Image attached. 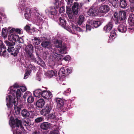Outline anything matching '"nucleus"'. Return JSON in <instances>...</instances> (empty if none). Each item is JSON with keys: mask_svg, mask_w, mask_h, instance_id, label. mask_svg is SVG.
<instances>
[{"mask_svg": "<svg viewBox=\"0 0 134 134\" xmlns=\"http://www.w3.org/2000/svg\"><path fill=\"white\" fill-rule=\"evenodd\" d=\"M88 15L91 16H95L97 15V12L96 9L91 8L88 12Z\"/></svg>", "mask_w": 134, "mask_h": 134, "instance_id": "4be33fe9", "label": "nucleus"}, {"mask_svg": "<svg viewBox=\"0 0 134 134\" xmlns=\"http://www.w3.org/2000/svg\"><path fill=\"white\" fill-rule=\"evenodd\" d=\"M108 1L114 8H116L118 6V0H108Z\"/></svg>", "mask_w": 134, "mask_h": 134, "instance_id": "bb28decb", "label": "nucleus"}, {"mask_svg": "<svg viewBox=\"0 0 134 134\" xmlns=\"http://www.w3.org/2000/svg\"><path fill=\"white\" fill-rule=\"evenodd\" d=\"M49 74L50 77H53L54 76L56 75L57 74V72L56 71H54L51 70L49 72Z\"/></svg>", "mask_w": 134, "mask_h": 134, "instance_id": "37998d69", "label": "nucleus"}, {"mask_svg": "<svg viewBox=\"0 0 134 134\" xmlns=\"http://www.w3.org/2000/svg\"><path fill=\"white\" fill-rule=\"evenodd\" d=\"M55 100L57 104V106L60 109L66 111L70 108V105L66 104V101L63 99L60 98H56Z\"/></svg>", "mask_w": 134, "mask_h": 134, "instance_id": "7ed1b4c3", "label": "nucleus"}, {"mask_svg": "<svg viewBox=\"0 0 134 134\" xmlns=\"http://www.w3.org/2000/svg\"><path fill=\"white\" fill-rule=\"evenodd\" d=\"M113 19L115 21V23L117 24L120 23L119 19V14L117 12H115L113 15V16L112 17Z\"/></svg>", "mask_w": 134, "mask_h": 134, "instance_id": "c85d7f7f", "label": "nucleus"}, {"mask_svg": "<svg viewBox=\"0 0 134 134\" xmlns=\"http://www.w3.org/2000/svg\"><path fill=\"white\" fill-rule=\"evenodd\" d=\"M19 87L18 84L17 83H15L13 85V87H10V92L13 96H15L16 93L15 88H18Z\"/></svg>", "mask_w": 134, "mask_h": 134, "instance_id": "5701e85b", "label": "nucleus"}, {"mask_svg": "<svg viewBox=\"0 0 134 134\" xmlns=\"http://www.w3.org/2000/svg\"><path fill=\"white\" fill-rule=\"evenodd\" d=\"M90 24L92 25V28H96L101 25L102 23L100 21L91 20L90 21Z\"/></svg>", "mask_w": 134, "mask_h": 134, "instance_id": "a211bd4d", "label": "nucleus"}, {"mask_svg": "<svg viewBox=\"0 0 134 134\" xmlns=\"http://www.w3.org/2000/svg\"><path fill=\"white\" fill-rule=\"evenodd\" d=\"M53 59L55 62L59 61L61 59L60 55L59 54L56 53L54 55Z\"/></svg>", "mask_w": 134, "mask_h": 134, "instance_id": "2f4dec72", "label": "nucleus"}, {"mask_svg": "<svg viewBox=\"0 0 134 134\" xmlns=\"http://www.w3.org/2000/svg\"><path fill=\"white\" fill-rule=\"evenodd\" d=\"M42 91L40 89H38L34 91L33 94L35 97H41Z\"/></svg>", "mask_w": 134, "mask_h": 134, "instance_id": "393cba45", "label": "nucleus"}, {"mask_svg": "<svg viewBox=\"0 0 134 134\" xmlns=\"http://www.w3.org/2000/svg\"><path fill=\"white\" fill-rule=\"evenodd\" d=\"M66 48L64 45H62L60 48L59 52L60 53L65 54L66 53Z\"/></svg>", "mask_w": 134, "mask_h": 134, "instance_id": "f704fd0d", "label": "nucleus"}, {"mask_svg": "<svg viewBox=\"0 0 134 134\" xmlns=\"http://www.w3.org/2000/svg\"><path fill=\"white\" fill-rule=\"evenodd\" d=\"M7 52L6 48L2 41L0 40V55L5 57Z\"/></svg>", "mask_w": 134, "mask_h": 134, "instance_id": "ddd939ff", "label": "nucleus"}, {"mask_svg": "<svg viewBox=\"0 0 134 134\" xmlns=\"http://www.w3.org/2000/svg\"><path fill=\"white\" fill-rule=\"evenodd\" d=\"M35 122L37 123H39L44 121V118L42 117H38L35 119Z\"/></svg>", "mask_w": 134, "mask_h": 134, "instance_id": "c03bdc74", "label": "nucleus"}, {"mask_svg": "<svg viewBox=\"0 0 134 134\" xmlns=\"http://www.w3.org/2000/svg\"><path fill=\"white\" fill-rule=\"evenodd\" d=\"M116 30H113L111 32V35L109 37V39H113V37L115 36L116 35Z\"/></svg>", "mask_w": 134, "mask_h": 134, "instance_id": "79ce46f5", "label": "nucleus"}, {"mask_svg": "<svg viewBox=\"0 0 134 134\" xmlns=\"http://www.w3.org/2000/svg\"><path fill=\"white\" fill-rule=\"evenodd\" d=\"M27 100V102L29 103H31L34 101V97L32 96H30L28 97Z\"/></svg>", "mask_w": 134, "mask_h": 134, "instance_id": "49530a36", "label": "nucleus"}, {"mask_svg": "<svg viewBox=\"0 0 134 134\" xmlns=\"http://www.w3.org/2000/svg\"><path fill=\"white\" fill-rule=\"evenodd\" d=\"M44 101L43 99H38L36 103V106L39 108H41L44 104Z\"/></svg>", "mask_w": 134, "mask_h": 134, "instance_id": "412c9836", "label": "nucleus"}, {"mask_svg": "<svg viewBox=\"0 0 134 134\" xmlns=\"http://www.w3.org/2000/svg\"><path fill=\"white\" fill-rule=\"evenodd\" d=\"M30 94V92L29 91H27L24 94V95L23 96V98L25 99L26 98L29 96Z\"/></svg>", "mask_w": 134, "mask_h": 134, "instance_id": "8fccbe9b", "label": "nucleus"}, {"mask_svg": "<svg viewBox=\"0 0 134 134\" xmlns=\"http://www.w3.org/2000/svg\"><path fill=\"white\" fill-rule=\"evenodd\" d=\"M21 115L24 118H27L29 117L31 118H34V114L33 112L29 111L26 109H23L21 111Z\"/></svg>", "mask_w": 134, "mask_h": 134, "instance_id": "6e6552de", "label": "nucleus"}, {"mask_svg": "<svg viewBox=\"0 0 134 134\" xmlns=\"http://www.w3.org/2000/svg\"><path fill=\"white\" fill-rule=\"evenodd\" d=\"M51 123L48 122H43L41 124L40 127L42 130L47 131L51 128Z\"/></svg>", "mask_w": 134, "mask_h": 134, "instance_id": "f8f14e48", "label": "nucleus"}, {"mask_svg": "<svg viewBox=\"0 0 134 134\" xmlns=\"http://www.w3.org/2000/svg\"><path fill=\"white\" fill-rule=\"evenodd\" d=\"M127 0H120L119 2L120 7L122 8H125L127 5Z\"/></svg>", "mask_w": 134, "mask_h": 134, "instance_id": "a878e982", "label": "nucleus"}, {"mask_svg": "<svg viewBox=\"0 0 134 134\" xmlns=\"http://www.w3.org/2000/svg\"><path fill=\"white\" fill-rule=\"evenodd\" d=\"M55 4L56 5V8L55 7H53L51 8L50 10L48 12V16L49 17L52 19H54L56 16V15L57 14V10L56 9L58 8L59 7V4L58 2L59 0H55Z\"/></svg>", "mask_w": 134, "mask_h": 134, "instance_id": "20e7f679", "label": "nucleus"}, {"mask_svg": "<svg viewBox=\"0 0 134 134\" xmlns=\"http://www.w3.org/2000/svg\"><path fill=\"white\" fill-rule=\"evenodd\" d=\"M37 60V59L36 62H37V64L42 67H43L45 65V63L43 61L41 60V58H40V59H38V60Z\"/></svg>", "mask_w": 134, "mask_h": 134, "instance_id": "58836bf2", "label": "nucleus"}, {"mask_svg": "<svg viewBox=\"0 0 134 134\" xmlns=\"http://www.w3.org/2000/svg\"><path fill=\"white\" fill-rule=\"evenodd\" d=\"M92 28V25L90 24V21L88 23V24H86V28L87 30H91V28Z\"/></svg>", "mask_w": 134, "mask_h": 134, "instance_id": "09e8293b", "label": "nucleus"}, {"mask_svg": "<svg viewBox=\"0 0 134 134\" xmlns=\"http://www.w3.org/2000/svg\"><path fill=\"white\" fill-rule=\"evenodd\" d=\"M25 51L26 54L33 53L34 51L33 46L31 44H28L25 47Z\"/></svg>", "mask_w": 134, "mask_h": 134, "instance_id": "aec40b11", "label": "nucleus"}, {"mask_svg": "<svg viewBox=\"0 0 134 134\" xmlns=\"http://www.w3.org/2000/svg\"><path fill=\"white\" fill-rule=\"evenodd\" d=\"M33 53H26V55L27 57L30 59L32 61L36 62L37 59L35 58V56L32 54Z\"/></svg>", "mask_w": 134, "mask_h": 134, "instance_id": "c756f323", "label": "nucleus"}, {"mask_svg": "<svg viewBox=\"0 0 134 134\" xmlns=\"http://www.w3.org/2000/svg\"><path fill=\"white\" fill-rule=\"evenodd\" d=\"M70 57L68 55H66L65 57L64 58V59L65 61H69L70 60Z\"/></svg>", "mask_w": 134, "mask_h": 134, "instance_id": "4d7b16f0", "label": "nucleus"}, {"mask_svg": "<svg viewBox=\"0 0 134 134\" xmlns=\"http://www.w3.org/2000/svg\"><path fill=\"white\" fill-rule=\"evenodd\" d=\"M44 56H45L46 58L49 55V53L47 51L45 52L43 54Z\"/></svg>", "mask_w": 134, "mask_h": 134, "instance_id": "e2e57ef3", "label": "nucleus"}, {"mask_svg": "<svg viewBox=\"0 0 134 134\" xmlns=\"http://www.w3.org/2000/svg\"><path fill=\"white\" fill-rule=\"evenodd\" d=\"M39 38H38L36 37H34L33 40L34 41V42L35 44L36 45H38L40 44L41 42V40Z\"/></svg>", "mask_w": 134, "mask_h": 134, "instance_id": "c9c22d12", "label": "nucleus"}, {"mask_svg": "<svg viewBox=\"0 0 134 134\" xmlns=\"http://www.w3.org/2000/svg\"><path fill=\"white\" fill-rule=\"evenodd\" d=\"M30 74L29 72L28 71H27L26 72L25 74V76L24 77V79H26L27 78L26 76H27L28 75H29Z\"/></svg>", "mask_w": 134, "mask_h": 134, "instance_id": "bf43d9fd", "label": "nucleus"}, {"mask_svg": "<svg viewBox=\"0 0 134 134\" xmlns=\"http://www.w3.org/2000/svg\"><path fill=\"white\" fill-rule=\"evenodd\" d=\"M54 44L57 48H60L62 46V42L60 40H57L54 42Z\"/></svg>", "mask_w": 134, "mask_h": 134, "instance_id": "473e14b6", "label": "nucleus"}, {"mask_svg": "<svg viewBox=\"0 0 134 134\" xmlns=\"http://www.w3.org/2000/svg\"><path fill=\"white\" fill-rule=\"evenodd\" d=\"M28 68L30 69L31 70H33L34 71H36L37 69L34 64H29L28 66Z\"/></svg>", "mask_w": 134, "mask_h": 134, "instance_id": "a19ab883", "label": "nucleus"}, {"mask_svg": "<svg viewBox=\"0 0 134 134\" xmlns=\"http://www.w3.org/2000/svg\"><path fill=\"white\" fill-rule=\"evenodd\" d=\"M32 134H40L38 131H35Z\"/></svg>", "mask_w": 134, "mask_h": 134, "instance_id": "774afa93", "label": "nucleus"}, {"mask_svg": "<svg viewBox=\"0 0 134 134\" xmlns=\"http://www.w3.org/2000/svg\"><path fill=\"white\" fill-rule=\"evenodd\" d=\"M52 109L51 106L49 104L46 105L44 108L42 109L40 112L41 114L43 116H46L51 111Z\"/></svg>", "mask_w": 134, "mask_h": 134, "instance_id": "9d476101", "label": "nucleus"}, {"mask_svg": "<svg viewBox=\"0 0 134 134\" xmlns=\"http://www.w3.org/2000/svg\"><path fill=\"white\" fill-rule=\"evenodd\" d=\"M29 119L27 118V119H26L24 121L23 123L24 126H28L30 125V123L29 122Z\"/></svg>", "mask_w": 134, "mask_h": 134, "instance_id": "de8ad7c7", "label": "nucleus"}, {"mask_svg": "<svg viewBox=\"0 0 134 134\" xmlns=\"http://www.w3.org/2000/svg\"><path fill=\"white\" fill-rule=\"evenodd\" d=\"M100 13L105 14L108 13L110 10V8L108 5H102L99 8Z\"/></svg>", "mask_w": 134, "mask_h": 134, "instance_id": "2eb2a0df", "label": "nucleus"}, {"mask_svg": "<svg viewBox=\"0 0 134 134\" xmlns=\"http://www.w3.org/2000/svg\"><path fill=\"white\" fill-rule=\"evenodd\" d=\"M119 17L120 21L125 22L126 19V13L124 11L120 12L119 13Z\"/></svg>", "mask_w": 134, "mask_h": 134, "instance_id": "f3484780", "label": "nucleus"}, {"mask_svg": "<svg viewBox=\"0 0 134 134\" xmlns=\"http://www.w3.org/2000/svg\"><path fill=\"white\" fill-rule=\"evenodd\" d=\"M11 123L13 127H19L22 126V121L17 118L15 119L12 118L10 119Z\"/></svg>", "mask_w": 134, "mask_h": 134, "instance_id": "1a4fd4ad", "label": "nucleus"}, {"mask_svg": "<svg viewBox=\"0 0 134 134\" xmlns=\"http://www.w3.org/2000/svg\"><path fill=\"white\" fill-rule=\"evenodd\" d=\"M11 37H12V39L15 41L17 40L19 43H22L23 42L22 39L21 38H19V36L18 35H11Z\"/></svg>", "mask_w": 134, "mask_h": 134, "instance_id": "cd10ccee", "label": "nucleus"}, {"mask_svg": "<svg viewBox=\"0 0 134 134\" xmlns=\"http://www.w3.org/2000/svg\"><path fill=\"white\" fill-rule=\"evenodd\" d=\"M6 100L7 102V105L8 108H12L13 104L16 113L17 114L20 113L21 108L16 106L18 104L17 99L14 98L13 99V97L11 96L8 95L6 98Z\"/></svg>", "mask_w": 134, "mask_h": 134, "instance_id": "f03ea898", "label": "nucleus"}, {"mask_svg": "<svg viewBox=\"0 0 134 134\" xmlns=\"http://www.w3.org/2000/svg\"><path fill=\"white\" fill-rule=\"evenodd\" d=\"M130 9L131 11L134 10V2L131 3L130 5Z\"/></svg>", "mask_w": 134, "mask_h": 134, "instance_id": "603ef678", "label": "nucleus"}, {"mask_svg": "<svg viewBox=\"0 0 134 134\" xmlns=\"http://www.w3.org/2000/svg\"><path fill=\"white\" fill-rule=\"evenodd\" d=\"M25 18L27 19L30 18L31 16V12L30 9L28 8H26L25 10Z\"/></svg>", "mask_w": 134, "mask_h": 134, "instance_id": "b1692460", "label": "nucleus"}, {"mask_svg": "<svg viewBox=\"0 0 134 134\" xmlns=\"http://www.w3.org/2000/svg\"><path fill=\"white\" fill-rule=\"evenodd\" d=\"M59 24L64 29H66L67 27L66 21L63 18L61 17L59 18Z\"/></svg>", "mask_w": 134, "mask_h": 134, "instance_id": "6ab92c4d", "label": "nucleus"}, {"mask_svg": "<svg viewBox=\"0 0 134 134\" xmlns=\"http://www.w3.org/2000/svg\"><path fill=\"white\" fill-rule=\"evenodd\" d=\"M66 12L68 14H69L72 16L73 15V10H71L69 6H67L66 7Z\"/></svg>", "mask_w": 134, "mask_h": 134, "instance_id": "e433bc0d", "label": "nucleus"}, {"mask_svg": "<svg viewBox=\"0 0 134 134\" xmlns=\"http://www.w3.org/2000/svg\"><path fill=\"white\" fill-rule=\"evenodd\" d=\"M4 43L8 46L7 49L8 52L10 53V54L14 57L17 56L21 47L18 45H15L14 42H11L7 41H5Z\"/></svg>", "mask_w": 134, "mask_h": 134, "instance_id": "f257e3e1", "label": "nucleus"}, {"mask_svg": "<svg viewBox=\"0 0 134 134\" xmlns=\"http://www.w3.org/2000/svg\"><path fill=\"white\" fill-rule=\"evenodd\" d=\"M52 97L51 92L49 91L43 90L41 94V97L46 99H49Z\"/></svg>", "mask_w": 134, "mask_h": 134, "instance_id": "4468645a", "label": "nucleus"}, {"mask_svg": "<svg viewBox=\"0 0 134 134\" xmlns=\"http://www.w3.org/2000/svg\"><path fill=\"white\" fill-rule=\"evenodd\" d=\"M83 4V3H82L75 2L74 3L72 8L73 15H76L78 14V12L80 11Z\"/></svg>", "mask_w": 134, "mask_h": 134, "instance_id": "39448f33", "label": "nucleus"}, {"mask_svg": "<svg viewBox=\"0 0 134 134\" xmlns=\"http://www.w3.org/2000/svg\"><path fill=\"white\" fill-rule=\"evenodd\" d=\"M128 22L131 24H134V15L130 16L128 19Z\"/></svg>", "mask_w": 134, "mask_h": 134, "instance_id": "ea45409f", "label": "nucleus"}, {"mask_svg": "<svg viewBox=\"0 0 134 134\" xmlns=\"http://www.w3.org/2000/svg\"><path fill=\"white\" fill-rule=\"evenodd\" d=\"M15 32H17L19 34H21L22 32L21 31V30H20L19 29H15Z\"/></svg>", "mask_w": 134, "mask_h": 134, "instance_id": "13d9d810", "label": "nucleus"}, {"mask_svg": "<svg viewBox=\"0 0 134 134\" xmlns=\"http://www.w3.org/2000/svg\"><path fill=\"white\" fill-rule=\"evenodd\" d=\"M65 11L64 7H61L59 9V12L60 13L64 12Z\"/></svg>", "mask_w": 134, "mask_h": 134, "instance_id": "6e6d98bb", "label": "nucleus"}, {"mask_svg": "<svg viewBox=\"0 0 134 134\" xmlns=\"http://www.w3.org/2000/svg\"><path fill=\"white\" fill-rule=\"evenodd\" d=\"M41 45L43 47L49 49L52 48V46L51 42L48 41L47 38L43 37H41Z\"/></svg>", "mask_w": 134, "mask_h": 134, "instance_id": "0eeeda50", "label": "nucleus"}, {"mask_svg": "<svg viewBox=\"0 0 134 134\" xmlns=\"http://www.w3.org/2000/svg\"><path fill=\"white\" fill-rule=\"evenodd\" d=\"M21 94L20 90L17 89L16 91V93L15 94L16 98L14 97L13 98V99L15 98L16 99H17V101H18V99L20 98L21 96Z\"/></svg>", "mask_w": 134, "mask_h": 134, "instance_id": "72a5a7b5", "label": "nucleus"}, {"mask_svg": "<svg viewBox=\"0 0 134 134\" xmlns=\"http://www.w3.org/2000/svg\"><path fill=\"white\" fill-rule=\"evenodd\" d=\"M129 29L130 31L132 32L134 30V27H133L131 26V27L129 28Z\"/></svg>", "mask_w": 134, "mask_h": 134, "instance_id": "0e129e2a", "label": "nucleus"}, {"mask_svg": "<svg viewBox=\"0 0 134 134\" xmlns=\"http://www.w3.org/2000/svg\"><path fill=\"white\" fill-rule=\"evenodd\" d=\"M24 29L27 32L29 31L31 29L30 26L28 25H26L24 28Z\"/></svg>", "mask_w": 134, "mask_h": 134, "instance_id": "864d4df0", "label": "nucleus"}, {"mask_svg": "<svg viewBox=\"0 0 134 134\" xmlns=\"http://www.w3.org/2000/svg\"><path fill=\"white\" fill-rule=\"evenodd\" d=\"M120 24L118 27V31L121 33H125L127 31V25L125 22H120Z\"/></svg>", "mask_w": 134, "mask_h": 134, "instance_id": "9b49d317", "label": "nucleus"}, {"mask_svg": "<svg viewBox=\"0 0 134 134\" xmlns=\"http://www.w3.org/2000/svg\"><path fill=\"white\" fill-rule=\"evenodd\" d=\"M59 132L57 130H53L51 131L49 134H58Z\"/></svg>", "mask_w": 134, "mask_h": 134, "instance_id": "5fc2aeb1", "label": "nucleus"}, {"mask_svg": "<svg viewBox=\"0 0 134 134\" xmlns=\"http://www.w3.org/2000/svg\"><path fill=\"white\" fill-rule=\"evenodd\" d=\"M2 35L4 38H5L7 36V31L6 28H4L2 29Z\"/></svg>", "mask_w": 134, "mask_h": 134, "instance_id": "4c0bfd02", "label": "nucleus"}, {"mask_svg": "<svg viewBox=\"0 0 134 134\" xmlns=\"http://www.w3.org/2000/svg\"><path fill=\"white\" fill-rule=\"evenodd\" d=\"M71 72V70L67 67H62L60 68L58 72L60 77H66Z\"/></svg>", "mask_w": 134, "mask_h": 134, "instance_id": "423d86ee", "label": "nucleus"}, {"mask_svg": "<svg viewBox=\"0 0 134 134\" xmlns=\"http://www.w3.org/2000/svg\"><path fill=\"white\" fill-rule=\"evenodd\" d=\"M75 29L77 31H81V28L78 26H75Z\"/></svg>", "mask_w": 134, "mask_h": 134, "instance_id": "052dcab7", "label": "nucleus"}, {"mask_svg": "<svg viewBox=\"0 0 134 134\" xmlns=\"http://www.w3.org/2000/svg\"><path fill=\"white\" fill-rule=\"evenodd\" d=\"M113 24L112 22H109L103 28V31L105 32H109L111 30L113 26Z\"/></svg>", "mask_w": 134, "mask_h": 134, "instance_id": "dca6fc26", "label": "nucleus"}, {"mask_svg": "<svg viewBox=\"0 0 134 134\" xmlns=\"http://www.w3.org/2000/svg\"><path fill=\"white\" fill-rule=\"evenodd\" d=\"M13 134H20V133L18 132L16 130L14 131L13 132Z\"/></svg>", "mask_w": 134, "mask_h": 134, "instance_id": "69168bd1", "label": "nucleus"}, {"mask_svg": "<svg viewBox=\"0 0 134 134\" xmlns=\"http://www.w3.org/2000/svg\"><path fill=\"white\" fill-rule=\"evenodd\" d=\"M68 1L67 3L68 4L72 3L73 2V0H68Z\"/></svg>", "mask_w": 134, "mask_h": 134, "instance_id": "338daca9", "label": "nucleus"}, {"mask_svg": "<svg viewBox=\"0 0 134 134\" xmlns=\"http://www.w3.org/2000/svg\"><path fill=\"white\" fill-rule=\"evenodd\" d=\"M15 29L12 28L10 30V33H15Z\"/></svg>", "mask_w": 134, "mask_h": 134, "instance_id": "680f3d73", "label": "nucleus"}, {"mask_svg": "<svg viewBox=\"0 0 134 134\" xmlns=\"http://www.w3.org/2000/svg\"><path fill=\"white\" fill-rule=\"evenodd\" d=\"M85 17L83 15H80L77 20V23L79 25H81L84 21Z\"/></svg>", "mask_w": 134, "mask_h": 134, "instance_id": "7c9ffc66", "label": "nucleus"}, {"mask_svg": "<svg viewBox=\"0 0 134 134\" xmlns=\"http://www.w3.org/2000/svg\"><path fill=\"white\" fill-rule=\"evenodd\" d=\"M20 90H21V91L23 92H25L27 90L26 87L25 86H21L20 87Z\"/></svg>", "mask_w": 134, "mask_h": 134, "instance_id": "3c124183", "label": "nucleus"}, {"mask_svg": "<svg viewBox=\"0 0 134 134\" xmlns=\"http://www.w3.org/2000/svg\"><path fill=\"white\" fill-rule=\"evenodd\" d=\"M48 116V118L51 119H53L56 118L55 113L54 112L49 114Z\"/></svg>", "mask_w": 134, "mask_h": 134, "instance_id": "a18cd8bd", "label": "nucleus"}]
</instances>
